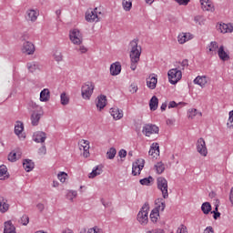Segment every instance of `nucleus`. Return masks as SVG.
I'll use <instances>...</instances> for the list:
<instances>
[{
	"label": "nucleus",
	"instance_id": "4468645a",
	"mask_svg": "<svg viewBox=\"0 0 233 233\" xmlns=\"http://www.w3.org/2000/svg\"><path fill=\"white\" fill-rule=\"evenodd\" d=\"M23 54L32 56L35 52V46L31 42H25L22 46Z\"/></svg>",
	"mask_w": 233,
	"mask_h": 233
},
{
	"label": "nucleus",
	"instance_id": "9b49d317",
	"mask_svg": "<svg viewBox=\"0 0 233 233\" xmlns=\"http://www.w3.org/2000/svg\"><path fill=\"white\" fill-rule=\"evenodd\" d=\"M145 168V159L139 158L136 162L133 163L132 166V174L133 176H139L141 174V170Z\"/></svg>",
	"mask_w": 233,
	"mask_h": 233
},
{
	"label": "nucleus",
	"instance_id": "6e6d98bb",
	"mask_svg": "<svg viewBox=\"0 0 233 233\" xmlns=\"http://www.w3.org/2000/svg\"><path fill=\"white\" fill-rule=\"evenodd\" d=\"M146 233H165V229H163V228H155V229L148 230Z\"/></svg>",
	"mask_w": 233,
	"mask_h": 233
},
{
	"label": "nucleus",
	"instance_id": "f257e3e1",
	"mask_svg": "<svg viewBox=\"0 0 233 233\" xmlns=\"http://www.w3.org/2000/svg\"><path fill=\"white\" fill-rule=\"evenodd\" d=\"M141 46L138 45V41L137 39L132 40L129 43V57H130V68L131 70H136L137 68V65L139 60L141 59Z\"/></svg>",
	"mask_w": 233,
	"mask_h": 233
},
{
	"label": "nucleus",
	"instance_id": "c9c22d12",
	"mask_svg": "<svg viewBox=\"0 0 233 233\" xmlns=\"http://www.w3.org/2000/svg\"><path fill=\"white\" fill-rule=\"evenodd\" d=\"M9 206L6 203V199L5 198L0 197V212L5 213L8 211Z\"/></svg>",
	"mask_w": 233,
	"mask_h": 233
},
{
	"label": "nucleus",
	"instance_id": "423d86ee",
	"mask_svg": "<svg viewBox=\"0 0 233 233\" xmlns=\"http://www.w3.org/2000/svg\"><path fill=\"white\" fill-rule=\"evenodd\" d=\"M167 77L170 85H177L183 77V73L177 68H172L167 72Z\"/></svg>",
	"mask_w": 233,
	"mask_h": 233
},
{
	"label": "nucleus",
	"instance_id": "c756f323",
	"mask_svg": "<svg viewBox=\"0 0 233 233\" xmlns=\"http://www.w3.org/2000/svg\"><path fill=\"white\" fill-rule=\"evenodd\" d=\"M42 116L43 112H34L31 115V123L33 127H37L39 125V120L41 119Z\"/></svg>",
	"mask_w": 233,
	"mask_h": 233
},
{
	"label": "nucleus",
	"instance_id": "a211bd4d",
	"mask_svg": "<svg viewBox=\"0 0 233 233\" xmlns=\"http://www.w3.org/2000/svg\"><path fill=\"white\" fill-rule=\"evenodd\" d=\"M22 155L23 153L21 152V149L16 148L9 153L8 161H11V163H15V161H17V159H21Z\"/></svg>",
	"mask_w": 233,
	"mask_h": 233
},
{
	"label": "nucleus",
	"instance_id": "603ef678",
	"mask_svg": "<svg viewBox=\"0 0 233 233\" xmlns=\"http://www.w3.org/2000/svg\"><path fill=\"white\" fill-rule=\"evenodd\" d=\"M138 88H137V84H131L130 86H129V92L131 94H136V92H137Z\"/></svg>",
	"mask_w": 233,
	"mask_h": 233
},
{
	"label": "nucleus",
	"instance_id": "37998d69",
	"mask_svg": "<svg viewBox=\"0 0 233 233\" xmlns=\"http://www.w3.org/2000/svg\"><path fill=\"white\" fill-rule=\"evenodd\" d=\"M57 179L60 181V183H66V179H68V174H66L65 171H61L57 174Z\"/></svg>",
	"mask_w": 233,
	"mask_h": 233
},
{
	"label": "nucleus",
	"instance_id": "5701e85b",
	"mask_svg": "<svg viewBox=\"0 0 233 233\" xmlns=\"http://www.w3.org/2000/svg\"><path fill=\"white\" fill-rule=\"evenodd\" d=\"M148 154L151 156V157L157 159V157H159V144L153 143L150 147Z\"/></svg>",
	"mask_w": 233,
	"mask_h": 233
},
{
	"label": "nucleus",
	"instance_id": "bf43d9fd",
	"mask_svg": "<svg viewBox=\"0 0 233 233\" xmlns=\"http://www.w3.org/2000/svg\"><path fill=\"white\" fill-rule=\"evenodd\" d=\"M38 154H40V156H45V154H46V146H42L38 149Z\"/></svg>",
	"mask_w": 233,
	"mask_h": 233
},
{
	"label": "nucleus",
	"instance_id": "864d4df0",
	"mask_svg": "<svg viewBox=\"0 0 233 233\" xmlns=\"http://www.w3.org/2000/svg\"><path fill=\"white\" fill-rule=\"evenodd\" d=\"M76 50L77 52H80V54H86V52H88V49L85 46H79Z\"/></svg>",
	"mask_w": 233,
	"mask_h": 233
},
{
	"label": "nucleus",
	"instance_id": "052dcab7",
	"mask_svg": "<svg viewBox=\"0 0 233 233\" xmlns=\"http://www.w3.org/2000/svg\"><path fill=\"white\" fill-rule=\"evenodd\" d=\"M167 127H174V124L176 123V119L174 118H168L166 121Z\"/></svg>",
	"mask_w": 233,
	"mask_h": 233
},
{
	"label": "nucleus",
	"instance_id": "2f4dec72",
	"mask_svg": "<svg viewBox=\"0 0 233 233\" xmlns=\"http://www.w3.org/2000/svg\"><path fill=\"white\" fill-rule=\"evenodd\" d=\"M196 116L202 117L203 113H201V111H198V109H196V108H190L187 111L188 119H194V117H196Z\"/></svg>",
	"mask_w": 233,
	"mask_h": 233
},
{
	"label": "nucleus",
	"instance_id": "de8ad7c7",
	"mask_svg": "<svg viewBox=\"0 0 233 233\" xmlns=\"http://www.w3.org/2000/svg\"><path fill=\"white\" fill-rule=\"evenodd\" d=\"M228 116H228V119L227 122V127H228V128L232 130V128H233V110L228 113Z\"/></svg>",
	"mask_w": 233,
	"mask_h": 233
},
{
	"label": "nucleus",
	"instance_id": "9d476101",
	"mask_svg": "<svg viewBox=\"0 0 233 233\" xmlns=\"http://www.w3.org/2000/svg\"><path fill=\"white\" fill-rule=\"evenodd\" d=\"M142 132L144 136H147V137H150L152 134L159 133V127L156 125L147 124L146 126H144Z\"/></svg>",
	"mask_w": 233,
	"mask_h": 233
},
{
	"label": "nucleus",
	"instance_id": "2eb2a0df",
	"mask_svg": "<svg viewBox=\"0 0 233 233\" xmlns=\"http://www.w3.org/2000/svg\"><path fill=\"white\" fill-rule=\"evenodd\" d=\"M202 10L206 12H215L214 3L210 0H199Z\"/></svg>",
	"mask_w": 233,
	"mask_h": 233
},
{
	"label": "nucleus",
	"instance_id": "4c0bfd02",
	"mask_svg": "<svg viewBox=\"0 0 233 233\" xmlns=\"http://www.w3.org/2000/svg\"><path fill=\"white\" fill-rule=\"evenodd\" d=\"M23 167L25 168V172H32V170H34V162H32V160H25L23 163Z\"/></svg>",
	"mask_w": 233,
	"mask_h": 233
},
{
	"label": "nucleus",
	"instance_id": "e433bc0d",
	"mask_svg": "<svg viewBox=\"0 0 233 233\" xmlns=\"http://www.w3.org/2000/svg\"><path fill=\"white\" fill-rule=\"evenodd\" d=\"M27 69L29 70V72L34 74V72H37V70H39V64H37L36 62H29L27 63Z\"/></svg>",
	"mask_w": 233,
	"mask_h": 233
},
{
	"label": "nucleus",
	"instance_id": "bb28decb",
	"mask_svg": "<svg viewBox=\"0 0 233 233\" xmlns=\"http://www.w3.org/2000/svg\"><path fill=\"white\" fill-rule=\"evenodd\" d=\"M39 99L42 103H48V101H50V89L44 88L40 92V98Z\"/></svg>",
	"mask_w": 233,
	"mask_h": 233
},
{
	"label": "nucleus",
	"instance_id": "f3484780",
	"mask_svg": "<svg viewBox=\"0 0 233 233\" xmlns=\"http://www.w3.org/2000/svg\"><path fill=\"white\" fill-rule=\"evenodd\" d=\"M37 17H39V11L29 9L25 13V18L27 21H31L32 23L37 21Z\"/></svg>",
	"mask_w": 233,
	"mask_h": 233
},
{
	"label": "nucleus",
	"instance_id": "3c124183",
	"mask_svg": "<svg viewBox=\"0 0 233 233\" xmlns=\"http://www.w3.org/2000/svg\"><path fill=\"white\" fill-rule=\"evenodd\" d=\"M20 223H22V225L26 226L28 223H30V218H28V216L24 215L20 219Z\"/></svg>",
	"mask_w": 233,
	"mask_h": 233
},
{
	"label": "nucleus",
	"instance_id": "09e8293b",
	"mask_svg": "<svg viewBox=\"0 0 233 233\" xmlns=\"http://www.w3.org/2000/svg\"><path fill=\"white\" fill-rule=\"evenodd\" d=\"M66 198L70 201H73L75 199V198H77V191H68L66 194Z\"/></svg>",
	"mask_w": 233,
	"mask_h": 233
},
{
	"label": "nucleus",
	"instance_id": "a18cd8bd",
	"mask_svg": "<svg viewBox=\"0 0 233 233\" xmlns=\"http://www.w3.org/2000/svg\"><path fill=\"white\" fill-rule=\"evenodd\" d=\"M53 57L56 63H61V61H63V54L60 51H55Z\"/></svg>",
	"mask_w": 233,
	"mask_h": 233
},
{
	"label": "nucleus",
	"instance_id": "a19ab883",
	"mask_svg": "<svg viewBox=\"0 0 233 233\" xmlns=\"http://www.w3.org/2000/svg\"><path fill=\"white\" fill-rule=\"evenodd\" d=\"M60 101H61V105L66 106V105H68L70 103V97L67 96L66 93H62L60 95Z\"/></svg>",
	"mask_w": 233,
	"mask_h": 233
},
{
	"label": "nucleus",
	"instance_id": "6ab92c4d",
	"mask_svg": "<svg viewBox=\"0 0 233 233\" xmlns=\"http://www.w3.org/2000/svg\"><path fill=\"white\" fill-rule=\"evenodd\" d=\"M218 30L221 34H232L233 24L220 23L218 25Z\"/></svg>",
	"mask_w": 233,
	"mask_h": 233
},
{
	"label": "nucleus",
	"instance_id": "ea45409f",
	"mask_svg": "<svg viewBox=\"0 0 233 233\" xmlns=\"http://www.w3.org/2000/svg\"><path fill=\"white\" fill-rule=\"evenodd\" d=\"M201 210L203 214H210L212 210V206L208 202H204L201 206Z\"/></svg>",
	"mask_w": 233,
	"mask_h": 233
},
{
	"label": "nucleus",
	"instance_id": "680f3d73",
	"mask_svg": "<svg viewBox=\"0 0 233 233\" xmlns=\"http://www.w3.org/2000/svg\"><path fill=\"white\" fill-rule=\"evenodd\" d=\"M203 233H214V228H212V226H208L204 229Z\"/></svg>",
	"mask_w": 233,
	"mask_h": 233
},
{
	"label": "nucleus",
	"instance_id": "b1692460",
	"mask_svg": "<svg viewBox=\"0 0 233 233\" xmlns=\"http://www.w3.org/2000/svg\"><path fill=\"white\" fill-rule=\"evenodd\" d=\"M109 70L112 76H119L121 74V63L115 62L111 64Z\"/></svg>",
	"mask_w": 233,
	"mask_h": 233
},
{
	"label": "nucleus",
	"instance_id": "13d9d810",
	"mask_svg": "<svg viewBox=\"0 0 233 233\" xmlns=\"http://www.w3.org/2000/svg\"><path fill=\"white\" fill-rule=\"evenodd\" d=\"M203 19V16L197 15L194 17V23L195 25H201V20Z\"/></svg>",
	"mask_w": 233,
	"mask_h": 233
},
{
	"label": "nucleus",
	"instance_id": "0e129e2a",
	"mask_svg": "<svg viewBox=\"0 0 233 233\" xmlns=\"http://www.w3.org/2000/svg\"><path fill=\"white\" fill-rule=\"evenodd\" d=\"M36 208H37V210H39V212H43L45 210L44 204L39 203V204H37Z\"/></svg>",
	"mask_w": 233,
	"mask_h": 233
},
{
	"label": "nucleus",
	"instance_id": "20e7f679",
	"mask_svg": "<svg viewBox=\"0 0 233 233\" xmlns=\"http://www.w3.org/2000/svg\"><path fill=\"white\" fill-rule=\"evenodd\" d=\"M149 210H150V207H148V204H144L137 216V219L138 223H140L143 227L148 225Z\"/></svg>",
	"mask_w": 233,
	"mask_h": 233
},
{
	"label": "nucleus",
	"instance_id": "393cba45",
	"mask_svg": "<svg viewBox=\"0 0 233 233\" xmlns=\"http://www.w3.org/2000/svg\"><path fill=\"white\" fill-rule=\"evenodd\" d=\"M193 83L195 85H198V86H201V88H205V86H207V83H208V80H207L206 76H198L193 80Z\"/></svg>",
	"mask_w": 233,
	"mask_h": 233
},
{
	"label": "nucleus",
	"instance_id": "f704fd0d",
	"mask_svg": "<svg viewBox=\"0 0 233 233\" xmlns=\"http://www.w3.org/2000/svg\"><path fill=\"white\" fill-rule=\"evenodd\" d=\"M157 105H159V99H157V96H154L149 101V108L150 110H157Z\"/></svg>",
	"mask_w": 233,
	"mask_h": 233
},
{
	"label": "nucleus",
	"instance_id": "58836bf2",
	"mask_svg": "<svg viewBox=\"0 0 233 233\" xmlns=\"http://www.w3.org/2000/svg\"><path fill=\"white\" fill-rule=\"evenodd\" d=\"M122 6L125 12H130L132 10V0H123Z\"/></svg>",
	"mask_w": 233,
	"mask_h": 233
},
{
	"label": "nucleus",
	"instance_id": "f8f14e48",
	"mask_svg": "<svg viewBox=\"0 0 233 233\" xmlns=\"http://www.w3.org/2000/svg\"><path fill=\"white\" fill-rule=\"evenodd\" d=\"M78 146L80 150H83V156L85 157H90V141L86 140V139H81L78 142Z\"/></svg>",
	"mask_w": 233,
	"mask_h": 233
},
{
	"label": "nucleus",
	"instance_id": "6e6552de",
	"mask_svg": "<svg viewBox=\"0 0 233 233\" xmlns=\"http://www.w3.org/2000/svg\"><path fill=\"white\" fill-rule=\"evenodd\" d=\"M197 152L203 156V157H207L208 154V149L207 148V143L203 137H200L197 141Z\"/></svg>",
	"mask_w": 233,
	"mask_h": 233
},
{
	"label": "nucleus",
	"instance_id": "a878e982",
	"mask_svg": "<svg viewBox=\"0 0 233 233\" xmlns=\"http://www.w3.org/2000/svg\"><path fill=\"white\" fill-rule=\"evenodd\" d=\"M105 106H106V96L104 95H101L97 97L96 108L97 110H99V112H101V110H103Z\"/></svg>",
	"mask_w": 233,
	"mask_h": 233
},
{
	"label": "nucleus",
	"instance_id": "7ed1b4c3",
	"mask_svg": "<svg viewBox=\"0 0 233 233\" xmlns=\"http://www.w3.org/2000/svg\"><path fill=\"white\" fill-rule=\"evenodd\" d=\"M156 205H157V208H154L149 215V218L152 223H157V219H159V211L163 212L166 207L165 200H163V198L157 199Z\"/></svg>",
	"mask_w": 233,
	"mask_h": 233
},
{
	"label": "nucleus",
	"instance_id": "49530a36",
	"mask_svg": "<svg viewBox=\"0 0 233 233\" xmlns=\"http://www.w3.org/2000/svg\"><path fill=\"white\" fill-rule=\"evenodd\" d=\"M152 181H154V178L152 177L142 178V179H140V185L148 187V186H150V183H152Z\"/></svg>",
	"mask_w": 233,
	"mask_h": 233
},
{
	"label": "nucleus",
	"instance_id": "aec40b11",
	"mask_svg": "<svg viewBox=\"0 0 233 233\" xmlns=\"http://www.w3.org/2000/svg\"><path fill=\"white\" fill-rule=\"evenodd\" d=\"M33 139L35 143H45V141H46V133L43 131H36L34 133Z\"/></svg>",
	"mask_w": 233,
	"mask_h": 233
},
{
	"label": "nucleus",
	"instance_id": "4be33fe9",
	"mask_svg": "<svg viewBox=\"0 0 233 233\" xmlns=\"http://www.w3.org/2000/svg\"><path fill=\"white\" fill-rule=\"evenodd\" d=\"M157 85V76L150 75L148 78H147V86L150 88V90H154Z\"/></svg>",
	"mask_w": 233,
	"mask_h": 233
},
{
	"label": "nucleus",
	"instance_id": "5fc2aeb1",
	"mask_svg": "<svg viewBox=\"0 0 233 233\" xmlns=\"http://www.w3.org/2000/svg\"><path fill=\"white\" fill-rule=\"evenodd\" d=\"M89 233H103V230H101L99 228L95 227L88 229Z\"/></svg>",
	"mask_w": 233,
	"mask_h": 233
},
{
	"label": "nucleus",
	"instance_id": "e2e57ef3",
	"mask_svg": "<svg viewBox=\"0 0 233 233\" xmlns=\"http://www.w3.org/2000/svg\"><path fill=\"white\" fill-rule=\"evenodd\" d=\"M118 156H119V157H127V150L121 149V150L118 152Z\"/></svg>",
	"mask_w": 233,
	"mask_h": 233
},
{
	"label": "nucleus",
	"instance_id": "c85d7f7f",
	"mask_svg": "<svg viewBox=\"0 0 233 233\" xmlns=\"http://www.w3.org/2000/svg\"><path fill=\"white\" fill-rule=\"evenodd\" d=\"M218 50H219V46H218L217 42H211L208 46H207V52L210 56H214V54H218Z\"/></svg>",
	"mask_w": 233,
	"mask_h": 233
},
{
	"label": "nucleus",
	"instance_id": "412c9836",
	"mask_svg": "<svg viewBox=\"0 0 233 233\" xmlns=\"http://www.w3.org/2000/svg\"><path fill=\"white\" fill-rule=\"evenodd\" d=\"M110 114L115 121H119V119H123V110L119 109L118 107L110 108Z\"/></svg>",
	"mask_w": 233,
	"mask_h": 233
},
{
	"label": "nucleus",
	"instance_id": "4d7b16f0",
	"mask_svg": "<svg viewBox=\"0 0 233 233\" xmlns=\"http://www.w3.org/2000/svg\"><path fill=\"white\" fill-rule=\"evenodd\" d=\"M176 3L179 4L180 5L187 6L188 3H190V0H175Z\"/></svg>",
	"mask_w": 233,
	"mask_h": 233
},
{
	"label": "nucleus",
	"instance_id": "8fccbe9b",
	"mask_svg": "<svg viewBox=\"0 0 233 233\" xmlns=\"http://www.w3.org/2000/svg\"><path fill=\"white\" fill-rule=\"evenodd\" d=\"M177 233H188V229L187 228V226L180 225L177 229Z\"/></svg>",
	"mask_w": 233,
	"mask_h": 233
},
{
	"label": "nucleus",
	"instance_id": "ddd939ff",
	"mask_svg": "<svg viewBox=\"0 0 233 233\" xmlns=\"http://www.w3.org/2000/svg\"><path fill=\"white\" fill-rule=\"evenodd\" d=\"M25 131V125L21 121H17L15 126V134L19 137L20 139H25L26 135L23 133Z\"/></svg>",
	"mask_w": 233,
	"mask_h": 233
},
{
	"label": "nucleus",
	"instance_id": "79ce46f5",
	"mask_svg": "<svg viewBox=\"0 0 233 233\" xmlns=\"http://www.w3.org/2000/svg\"><path fill=\"white\" fill-rule=\"evenodd\" d=\"M155 170L157 174H163V172H165V164H163V162H157L155 165Z\"/></svg>",
	"mask_w": 233,
	"mask_h": 233
},
{
	"label": "nucleus",
	"instance_id": "c03bdc74",
	"mask_svg": "<svg viewBox=\"0 0 233 233\" xmlns=\"http://www.w3.org/2000/svg\"><path fill=\"white\" fill-rule=\"evenodd\" d=\"M117 154V151L115 147L109 148V150L106 152V157L107 159H114L116 157V155Z\"/></svg>",
	"mask_w": 233,
	"mask_h": 233
},
{
	"label": "nucleus",
	"instance_id": "69168bd1",
	"mask_svg": "<svg viewBox=\"0 0 233 233\" xmlns=\"http://www.w3.org/2000/svg\"><path fill=\"white\" fill-rule=\"evenodd\" d=\"M176 106H177V103H176L175 101H171L168 104V108H176Z\"/></svg>",
	"mask_w": 233,
	"mask_h": 233
},
{
	"label": "nucleus",
	"instance_id": "dca6fc26",
	"mask_svg": "<svg viewBox=\"0 0 233 233\" xmlns=\"http://www.w3.org/2000/svg\"><path fill=\"white\" fill-rule=\"evenodd\" d=\"M194 35L191 33H180L177 35V41L179 45H185V43H188V41H192Z\"/></svg>",
	"mask_w": 233,
	"mask_h": 233
},
{
	"label": "nucleus",
	"instance_id": "338daca9",
	"mask_svg": "<svg viewBox=\"0 0 233 233\" xmlns=\"http://www.w3.org/2000/svg\"><path fill=\"white\" fill-rule=\"evenodd\" d=\"M229 200H230V203H232V205H233V187L230 190Z\"/></svg>",
	"mask_w": 233,
	"mask_h": 233
},
{
	"label": "nucleus",
	"instance_id": "7c9ffc66",
	"mask_svg": "<svg viewBox=\"0 0 233 233\" xmlns=\"http://www.w3.org/2000/svg\"><path fill=\"white\" fill-rule=\"evenodd\" d=\"M101 174H103V167H101V166H96L88 175V178L94 179V177H97V176H101Z\"/></svg>",
	"mask_w": 233,
	"mask_h": 233
},
{
	"label": "nucleus",
	"instance_id": "473e14b6",
	"mask_svg": "<svg viewBox=\"0 0 233 233\" xmlns=\"http://www.w3.org/2000/svg\"><path fill=\"white\" fill-rule=\"evenodd\" d=\"M8 177H10V175H8V168H6V166H0V180L5 181V179H8Z\"/></svg>",
	"mask_w": 233,
	"mask_h": 233
},
{
	"label": "nucleus",
	"instance_id": "cd10ccee",
	"mask_svg": "<svg viewBox=\"0 0 233 233\" xmlns=\"http://www.w3.org/2000/svg\"><path fill=\"white\" fill-rule=\"evenodd\" d=\"M218 56L221 61H228L230 59V56H228V53L226 52L225 47L221 46L218 47Z\"/></svg>",
	"mask_w": 233,
	"mask_h": 233
},
{
	"label": "nucleus",
	"instance_id": "0eeeda50",
	"mask_svg": "<svg viewBox=\"0 0 233 233\" xmlns=\"http://www.w3.org/2000/svg\"><path fill=\"white\" fill-rule=\"evenodd\" d=\"M157 185L158 190L162 193L164 199H168V181L165 177H159L157 179Z\"/></svg>",
	"mask_w": 233,
	"mask_h": 233
},
{
	"label": "nucleus",
	"instance_id": "1a4fd4ad",
	"mask_svg": "<svg viewBox=\"0 0 233 233\" xmlns=\"http://www.w3.org/2000/svg\"><path fill=\"white\" fill-rule=\"evenodd\" d=\"M69 38L73 45H81V43H83V35H81V32L77 29L70 31Z\"/></svg>",
	"mask_w": 233,
	"mask_h": 233
},
{
	"label": "nucleus",
	"instance_id": "72a5a7b5",
	"mask_svg": "<svg viewBox=\"0 0 233 233\" xmlns=\"http://www.w3.org/2000/svg\"><path fill=\"white\" fill-rule=\"evenodd\" d=\"M4 233H15V227L12 224V221L5 223Z\"/></svg>",
	"mask_w": 233,
	"mask_h": 233
},
{
	"label": "nucleus",
	"instance_id": "f03ea898",
	"mask_svg": "<svg viewBox=\"0 0 233 233\" xmlns=\"http://www.w3.org/2000/svg\"><path fill=\"white\" fill-rule=\"evenodd\" d=\"M103 17V13L100 8L88 9L86 12V21L87 23H99Z\"/></svg>",
	"mask_w": 233,
	"mask_h": 233
},
{
	"label": "nucleus",
	"instance_id": "774afa93",
	"mask_svg": "<svg viewBox=\"0 0 233 233\" xmlns=\"http://www.w3.org/2000/svg\"><path fill=\"white\" fill-rule=\"evenodd\" d=\"M62 233H74V231L70 228H66L62 231Z\"/></svg>",
	"mask_w": 233,
	"mask_h": 233
},
{
	"label": "nucleus",
	"instance_id": "39448f33",
	"mask_svg": "<svg viewBox=\"0 0 233 233\" xmlns=\"http://www.w3.org/2000/svg\"><path fill=\"white\" fill-rule=\"evenodd\" d=\"M94 88H96V85L93 82H86L81 88L83 99L90 100L92 94H94Z\"/></svg>",
	"mask_w": 233,
	"mask_h": 233
}]
</instances>
